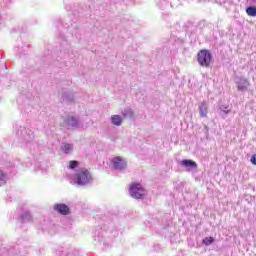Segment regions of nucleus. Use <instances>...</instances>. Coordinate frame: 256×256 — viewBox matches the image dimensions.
Here are the masks:
<instances>
[{
	"label": "nucleus",
	"instance_id": "obj_12",
	"mask_svg": "<svg viewBox=\"0 0 256 256\" xmlns=\"http://www.w3.org/2000/svg\"><path fill=\"white\" fill-rule=\"evenodd\" d=\"M62 101H64V103H73L75 101V95L71 92H63Z\"/></svg>",
	"mask_w": 256,
	"mask_h": 256
},
{
	"label": "nucleus",
	"instance_id": "obj_15",
	"mask_svg": "<svg viewBox=\"0 0 256 256\" xmlns=\"http://www.w3.org/2000/svg\"><path fill=\"white\" fill-rule=\"evenodd\" d=\"M199 113L200 117H207V103H201V105L199 106Z\"/></svg>",
	"mask_w": 256,
	"mask_h": 256
},
{
	"label": "nucleus",
	"instance_id": "obj_11",
	"mask_svg": "<svg viewBox=\"0 0 256 256\" xmlns=\"http://www.w3.org/2000/svg\"><path fill=\"white\" fill-rule=\"evenodd\" d=\"M74 146L71 143L63 142L61 144V151L65 155H69L70 153H73Z\"/></svg>",
	"mask_w": 256,
	"mask_h": 256
},
{
	"label": "nucleus",
	"instance_id": "obj_17",
	"mask_svg": "<svg viewBox=\"0 0 256 256\" xmlns=\"http://www.w3.org/2000/svg\"><path fill=\"white\" fill-rule=\"evenodd\" d=\"M246 13L248 17H256V7L255 6H248L246 8Z\"/></svg>",
	"mask_w": 256,
	"mask_h": 256
},
{
	"label": "nucleus",
	"instance_id": "obj_18",
	"mask_svg": "<svg viewBox=\"0 0 256 256\" xmlns=\"http://www.w3.org/2000/svg\"><path fill=\"white\" fill-rule=\"evenodd\" d=\"M157 5L160 9H167V7H169V0H159L157 2Z\"/></svg>",
	"mask_w": 256,
	"mask_h": 256
},
{
	"label": "nucleus",
	"instance_id": "obj_25",
	"mask_svg": "<svg viewBox=\"0 0 256 256\" xmlns=\"http://www.w3.org/2000/svg\"><path fill=\"white\" fill-rule=\"evenodd\" d=\"M251 2H252L254 5H256V0H251Z\"/></svg>",
	"mask_w": 256,
	"mask_h": 256
},
{
	"label": "nucleus",
	"instance_id": "obj_22",
	"mask_svg": "<svg viewBox=\"0 0 256 256\" xmlns=\"http://www.w3.org/2000/svg\"><path fill=\"white\" fill-rule=\"evenodd\" d=\"M1 185H5V174L2 171H0V187Z\"/></svg>",
	"mask_w": 256,
	"mask_h": 256
},
{
	"label": "nucleus",
	"instance_id": "obj_1",
	"mask_svg": "<svg viewBox=\"0 0 256 256\" xmlns=\"http://www.w3.org/2000/svg\"><path fill=\"white\" fill-rule=\"evenodd\" d=\"M74 179H75L76 185H81V186L89 185V183H92L93 181V177H91V172L85 168H80L76 170Z\"/></svg>",
	"mask_w": 256,
	"mask_h": 256
},
{
	"label": "nucleus",
	"instance_id": "obj_9",
	"mask_svg": "<svg viewBox=\"0 0 256 256\" xmlns=\"http://www.w3.org/2000/svg\"><path fill=\"white\" fill-rule=\"evenodd\" d=\"M54 211L59 215H69L71 213L69 206L63 203L54 204Z\"/></svg>",
	"mask_w": 256,
	"mask_h": 256
},
{
	"label": "nucleus",
	"instance_id": "obj_23",
	"mask_svg": "<svg viewBox=\"0 0 256 256\" xmlns=\"http://www.w3.org/2000/svg\"><path fill=\"white\" fill-rule=\"evenodd\" d=\"M250 161H251L252 165H256V154L252 155Z\"/></svg>",
	"mask_w": 256,
	"mask_h": 256
},
{
	"label": "nucleus",
	"instance_id": "obj_6",
	"mask_svg": "<svg viewBox=\"0 0 256 256\" xmlns=\"http://www.w3.org/2000/svg\"><path fill=\"white\" fill-rule=\"evenodd\" d=\"M18 133H20L22 141H25L27 144L32 143L33 139H35V133L31 129L20 127Z\"/></svg>",
	"mask_w": 256,
	"mask_h": 256
},
{
	"label": "nucleus",
	"instance_id": "obj_16",
	"mask_svg": "<svg viewBox=\"0 0 256 256\" xmlns=\"http://www.w3.org/2000/svg\"><path fill=\"white\" fill-rule=\"evenodd\" d=\"M122 115L125 119H132L133 118V109L126 108L122 111Z\"/></svg>",
	"mask_w": 256,
	"mask_h": 256
},
{
	"label": "nucleus",
	"instance_id": "obj_5",
	"mask_svg": "<svg viewBox=\"0 0 256 256\" xmlns=\"http://www.w3.org/2000/svg\"><path fill=\"white\" fill-rule=\"evenodd\" d=\"M129 192L133 199H143V197H145V188L139 183H132Z\"/></svg>",
	"mask_w": 256,
	"mask_h": 256
},
{
	"label": "nucleus",
	"instance_id": "obj_10",
	"mask_svg": "<svg viewBox=\"0 0 256 256\" xmlns=\"http://www.w3.org/2000/svg\"><path fill=\"white\" fill-rule=\"evenodd\" d=\"M181 167H186L190 169H197V162L191 159H184L180 161Z\"/></svg>",
	"mask_w": 256,
	"mask_h": 256
},
{
	"label": "nucleus",
	"instance_id": "obj_2",
	"mask_svg": "<svg viewBox=\"0 0 256 256\" xmlns=\"http://www.w3.org/2000/svg\"><path fill=\"white\" fill-rule=\"evenodd\" d=\"M106 235L107 232L103 230V228H98L93 233L92 239L94 241V244L97 247H100V249H107V247H109V240L105 239Z\"/></svg>",
	"mask_w": 256,
	"mask_h": 256
},
{
	"label": "nucleus",
	"instance_id": "obj_13",
	"mask_svg": "<svg viewBox=\"0 0 256 256\" xmlns=\"http://www.w3.org/2000/svg\"><path fill=\"white\" fill-rule=\"evenodd\" d=\"M111 123L115 125V127H121L123 125V118L120 115H112Z\"/></svg>",
	"mask_w": 256,
	"mask_h": 256
},
{
	"label": "nucleus",
	"instance_id": "obj_19",
	"mask_svg": "<svg viewBox=\"0 0 256 256\" xmlns=\"http://www.w3.org/2000/svg\"><path fill=\"white\" fill-rule=\"evenodd\" d=\"M203 245L209 246L212 245V243H215V238L213 237H206L202 241Z\"/></svg>",
	"mask_w": 256,
	"mask_h": 256
},
{
	"label": "nucleus",
	"instance_id": "obj_21",
	"mask_svg": "<svg viewBox=\"0 0 256 256\" xmlns=\"http://www.w3.org/2000/svg\"><path fill=\"white\" fill-rule=\"evenodd\" d=\"M60 54H62V56H60V59H67V57H69V50H66V51L61 50Z\"/></svg>",
	"mask_w": 256,
	"mask_h": 256
},
{
	"label": "nucleus",
	"instance_id": "obj_24",
	"mask_svg": "<svg viewBox=\"0 0 256 256\" xmlns=\"http://www.w3.org/2000/svg\"><path fill=\"white\" fill-rule=\"evenodd\" d=\"M223 113H225V115H227L229 113V110H227V108H224Z\"/></svg>",
	"mask_w": 256,
	"mask_h": 256
},
{
	"label": "nucleus",
	"instance_id": "obj_7",
	"mask_svg": "<svg viewBox=\"0 0 256 256\" xmlns=\"http://www.w3.org/2000/svg\"><path fill=\"white\" fill-rule=\"evenodd\" d=\"M112 167L115 171H123L127 169V162L122 157L117 156L112 159Z\"/></svg>",
	"mask_w": 256,
	"mask_h": 256
},
{
	"label": "nucleus",
	"instance_id": "obj_8",
	"mask_svg": "<svg viewBox=\"0 0 256 256\" xmlns=\"http://www.w3.org/2000/svg\"><path fill=\"white\" fill-rule=\"evenodd\" d=\"M236 85L238 91H247L251 84L249 83V80H247L245 77H237Z\"/></svg>",
	"mask_w": 256,
	"mask_h": 256
},
{
	"label": "nucleus",
	"instance_id": "obj_20",
	"mask_svg": "<svg viewBox=\"0 0 256 256\" xmlns=\"http://www.w3.org/2000/svg\"><path fill=\"white\" fill-rule=\"evenodd\" d=\"M78 166H79V161L77 160H71L69 162V169H77Z\"/></svg>",
	"mask_w": 256,
	"mask_h": 256
},
{
	"label": "nucleus",
	"instance_id": "obj_14",
	"mask_svg": "<svg viewBox=\"0 0 256 256\" xmlns=\"http://www.w3.org/2000/svg\"><path fill=\"white\" fill-rule=\"evenodd\" d=\"M21 223H31L33 221V216L29 212H23L20 217Z\"/></svg>",
	"mask_w": 256,
	"mask_h": 256
},
{
	"label": "nucleus",
	"instance_id": "obj_3",
	"mask_svg": "<svg viewBox=\"0 0 256 256\" xmlns=\"http://www.w3.org/2000/svg\"><path fill=\"white\" fill-rule=\"evenodd\" d=\"M213 59V55L209 50H200L197 54V61L200 65V67H210L211 61Z\"/></svg>",
	"mask_w": 256,
	"mask_h": 256
},
{
	"label": "nucleus",
	"instance_id": "obj_4",
	"mask_svg": "<svg viewBox=\"0 0 256 256\" xmlns=\"http://www.w3.org/2000/svg\"><path fill=\"white\" fill-rule=\"evenodd\" d=\"M62 127L66 129H79L83 127L79 116H68L63 120Z\"/></svg>",
	"mask_w": 256,
	"mask_h": 256
}]
</instances>
